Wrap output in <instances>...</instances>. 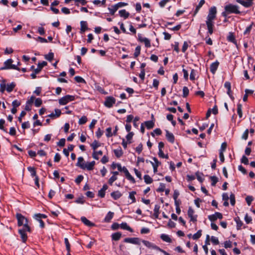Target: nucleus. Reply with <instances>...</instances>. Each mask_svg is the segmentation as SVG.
Returning <instances> with one entry per match:
<instances>
[{"instance_id": "nucleus-1", "label": "nucleus", "mask_w": 255, "mask_h": 255, "mask_svg": "<svg viewBox=\"0 0 255 255\" xmlns=\"http://www.w3.org/2000/svg\"><path fill=\"white\" fill-rule=\"evenodd\" d=\"M15 216L17 220L18 226H23L22 229L18 230V233L20 235V237L22 239H27L26 232H31V228L28 225V220L20 213H16Z\"/></svg>"}, {"instance_id": "nucleus-2", "label": "nucleus", "mask_w": 255, "mask_h": 255, "mask_svg": "<svg viewBox=\"0 0 255 255\" xmlns=\"http://www.w3.org/2000/svg\"><path fill=\"white\" fill-rule=\"evenodd\" d=\"M13 60L8 59L4 62V66L0 68V70L14 69L20 70V69L15 65L12 64Z\"/></svg>"}, {"instance_id": "nucleus-3", "label": "nucleus", "mask_w": 255, "mask_h": 255, "mask_svg": "<svg viewBox=\"0 0 255 255\" xmlns=\"http://www.w3.org/2000/svg\"><path fill=\"white\" fill-rule=\"evenodd\" d=\"M239 6L233 4H229L225 6V10L230 13L240 14L241 12L239 9Z\"/></svg>"}, {"instance_id": "nucleus-4", "label": "nucleus", "mask_w": 255, "mask_h": 255, "mask_svg": "<svg viewBox=\"0 0 255 255\" xmlns=\"http://www.w3.org/2000/svg\"><path fill=\"white\" fill-rule=\"evenodd\" d=\"M74 96L67 95L59 99V104L61 105H65L71 101H74Z\"/></svg>"}, {"instance_id": "nucleus-5", "label": "nucleus", "mask_w": 255, "mask_h": 255, "mask_svg": "<svg viewBox=\"0 0 255 255\" xmlns=\"http://www.w3.org/2000/svg\"><path fill=\"white\" fill-rule=\"evenodd\" d=\"M217 13V8L215 6L211 7L209 10V13L207 17V20L209 21H212L215 19Z\"/></svg>"}, {"instance_id": "nucleus-6", "label": "nucleus", "mask_w": 255, "mask_h": 255, "mask_svg": "<svg viewBox=\"0 0 255 255\" xmlns=\"http://www.w3.org/2000/svg\"><path fill=\"white\" fill-rule=\"evenodd\" d=\"M116 103V99L112 96H108L106 98L104 102V105L109 108L113 107Z\"/></svg>"}, {"instance_id": "nucleus-7", "label": "nucleus", "mask_w": 255, "mask_h": 255, "mask_svg": "<svg viewBox=\"0 0 255 255\" xmlns=\"http://www.w3.org/2000/svg\"><path fill=\"white\" fill-rule=\"evenodd\" d=\"M137 39H138V41H139L140 42L143 43L144 44L146 48H149L151 47L150 40L146 37H142L141 34H139L138 35Z\"/></svg>"}, {"instance_id": "nucleus-8", "label": "nucleus", "mask_w": 255, "mask_h": 255, "mask_svg": "<svg viewBox=\"0 0 255 255\" xmlns=\"http://www.w3.org/2000/svg\"><path fill=\"white\" fill-rule=\"evenodd\" d=\"M194 211L193 209L191 207H189L187 212L188 216L190 218V221L195 223L197 221V215H194Z\"/></svg>"}, {"instance_id": "nucleus-9", "label": "nucleus", "mask_w": 255, "mask_h": 255, "mask_svg": "<svg viewBox=\"0 0 255 255\" xmlns=\"http://www.w3.org/2000/svg\"><path fill=\"white\" fill-rule=\"evenodd\" d=\"M95 165V161H92L90 162H87L85 164L84 163H82V165H81V168L83 169H87L88 170H92L94 169V167Z\"/></svg>"}, {"instance_id": "nucleus-10", "label": "nucleus", "mask_w": 255, "mask_h": 255, "mask_svg": "<svg viewBox=\"0 0 255 255\" xmlns=\"http://www.w3.org/2000/svg\"><path fill=\"white\" fill-rule=\"evenodd\" d=\"M206 24L207 27L208 33L212 35L214 32V22L212 21H206Z\"/></svg>"}, {"instance_id": "nucleus-11", "label": "nucleus", "mask_w": 255, "mask_h": 255, "mask_svg": "<svg viewBox=\"0 0 255 255\" xmlns=\"http://www.w3.org/2000/svg\"><path fill=\"white\" fill-rule=\"evenodd\" d=\"M254 0H236V1L246 7H251L253 4Z\"/></svg>"}, {"instance_id": "nucleus-12", "label": "nucleus", "mask_w": 255, "mask_h": 255, "mask_svg": "<svg viewBox=\"0 0 255 255\" xmlns=\"http://www.w3.org/2000/svg\"><path fill=\"white\" fill-rule=\"evenodd\" d=\"M222 218L223 215L220 212H216L214 214H212L208 216V219L212 222L215 221L217 219H221Z\"/></svg>"}, {"instance_id": "nucleus-13", "label": "nucleus", "mask_w": 255, "mask_h": 255, "mask_svg": "<svg viewBox=\"0 0 255 255\" xmlns=\"http://www.w3.org/2000/svg\"><path fill=\"white\" fill-rule=\"evenodd\" d=\"M224 86L227 89V94L229 95L230 98L232 100H234V97L233 95L232 92L231 90V84L229 81H227L225 83Z\"/></svg>"}, {"instance_id": "nucleus-14", "label": "nucleus", "mask_w": 255, "mask_h": 255, "mask_svg": "<svg viewBox=\"0 0 255 255\" xmlns=\"http://www.w3.org/2000/svg\"><path fill=\"white\" fill-rule=\"evenodd\" d=\"M166 138L167 140L171 143H173L175 141V137L172 133L170 132L168 130H165Z\"/></svg>"}, {"instance_id": "nucleus-15", "label": "nucleus", "mask_w": 255, "mask_h": 255, "mask_svg": "<svg viewBox=\"0 0 255 255\" xmlns=\"http://www.w3.org/2000/svg\"><path fill=\"white\" fill-rule=\"evenodd\" d=\"M219 65V62L218 61H215V62L211 64L210 66V71L211 72L214 74L218 69V67Z\"/></svg>"}, {"instance_id": "nucleus-16", "label": "nucleus", "mask_w": 255, "mask_h": 255, "mask_svg": "<svg viewBox=\"0 0 255 255\" xmlns=\"http://www.w3.org/2000/svg\"><path fill=\"white\" fill-rule=\"evenodd\" d=\"M47 64V63L46 61L38 63L37 68L34 69V72H35L36 73H39L41 71L43 67L46 66Z\"/></svg>"}, {"instance_id": "nucleus-17", "label": "nucleus", "mask_w": 255, "mask_h": 255, "mask_svg": "<svg viewBox=\"0 0 255 255\" xmlns=\"http://www.w3.org/2000/svg\"><path fill=\"white\" fill-rule=\"evenodd\" d=\"M81 221L86 226L88 227H94V223H92L90 221L88 220L85 217H82L81 218Z\"/></svg>"}, {"instance_id": "nucleus-18", "label": "nucleus", "mask_w": 255, "mask_h": 255, "mask_svg": "<svg viewBox=\"0 0 255 255\" xmlns=\"http://www.w3.org/2000/svg\"><path fill=\"white\" fill-rule=\"evenodd\" d=\"M80 33H83L86 30L88 29L87 26V23L85 21H81L80 22Z\"/></svg>"}, {"instance_id": "nucleus-19", "label": "nucleus", "mask_w": 255, "mask_h": 255, "mask_svg": "<svg viewBox=\"0 0 255 255\" xmlns=\"http://www.w3.org/2000/svg\"><path fill=\"white\" fill-rule=\"evenodd\" d=\"M111 196L114 200H118L122 196V194L119 191H116L112 192Z\"/></svg>"}, {"instance_id": "nucleus-20", "label": "nucleus", "mask_w": 255, "mask_h": 255, "mask_svg": "<svg viewBox=\"0 0 255 255\" xmlns=\"http://www.w3.org/2000/svg\"><path fill=\"white\" fill-rule=\"evenodd\" d=\"M16 84L14 82H11L10 84H7L6 85V90L8 93H10L13 90Z\"/></svg>"}, {"instance_id": "nucleus-21", "label": "nucleus", "mask_w": 255, "mask_h": 255, "mask_svg": "<svg viewBox=\"0 0 255 255\" xmlns=\"http://www.w3.org/2000/svg\"><path fill=\"white\" fill-rule=\"evenodd\" d=\"M227 40L229 41L233 42V43H234L236 45V46L238 47V45H237V41H236V40L235 39V36H234V34L233 33H232V32H230L229 33V35L227 37Z\"/></svg>"}, {"instance_id": "nucleus-22", "label": "nucleus", "mask_w": 255, "mask_h": 255, "mask_svg": "<svg viewBox=\"0 0 255 255\" xmlns=\"http://www.w3.org/2000/svg\"><path fill=\"white\" fill-rule=\"evenodd\" d=\"M119 12L120 16L125 19L127 18L129 15V12H127L125 9L120 10Z\"/></svg>"}, {"instance_id": "nucleus-23", "label": "nucleus", "mask_w": 255, "mask_h": 255, "mask_svg": "<svg viewBox=\"0 0 255 255\" xmlns=\"http://www.w3.org/2000/svg\"><path fill=\"white\" fill-rule=\"evenodd\" d=\"M114 152L115 156L117 158L121 157L123 154V151L121 147H120L118 149H115L114 150Z\"/></svg>"}, {"instance_id": "nucleus-24", "label": "nucleus", "mask_w": 255, "mask_h": 255, "mask_svg": "<svg viewBox=\"0 0 255 255\" xmlns=\"http://www.w3.org/2000/svg\"><path fill=\"white\" fill-rule=\"evenodd\" d=\"M159 209L160 206L158 205H155L154 209L153 216L155 218L157 219L158 218L159 214Z\"/></svg>"}, {"instance_id": "nucleus-25", "label": "nucleus", "mask_w": 255, "mask_h": 255, "mask_svg": "<svg viewBox=\"0 0 255 255\" xmlns=\"http://www.w3.org/2000/svg\"><path fill=\"white\" fill-rule=\"evenodd\" d=\"M205 0H201L198 3V5L196 6V9L195 10L194 15H195L198 12L200 8L202 6V5L205 3Z\"/></svg>"}, {"instance_id": "nucleus-26", "label": "nucleus", "mask_w": 255, "mask_h": 255, "mask_svg": "<svg viewBox=\"0 0 255 255\" xmlns=\"http://www.w3.org/2000/svg\"><path fill=\"white\" fill-rule=\"evenodd\" d=\"M27 169L30 172L31 176L34 177L35 178L36 177H38L36 174L35 168L34 167L29 166L27 167Z\"/></svg>"}, {"instance_id": "nucleus-27", "label": "nucleus", "mask_w": 255, "mask_h": 255, "mask_svg": "<svg viewBox=\"0 0 255 255\" xmlns=\"http://www.w3.org/2000/svg\"><path fill=\"white\" fill-rule=\"evenodd\" d=\"M144 125L147 129H151L153 128L154 123L152 121H147L144 122Z\"/></svg>"}, {"instance_id": "nucleus-28", "label": "nucleus", "mask_w": 255, "mask_h": 255, "mask_svg": "<svg viewBox=\"0 0 255 255\" xmlns=\"http://www.w3.org/2000/svg\"><path fill=\"white\" fill-rule=\"evenodd\" d=\"M6 80L5 79L1 81V82L0 84V92L1 93H3L5 90H6V85H5Z\"/></svg>"}, {"instance_id": "nucleus-29", "label": "nucleus", "mask_w": 255, "mask_h": 255, "mask_svg": "<svg viewBox=\"0 0 255 255\" xmlns=\"http://www.w3.org/2000/svg\"><path fill=\"white\" fill-rule=\"evenodd\" d=\"M103 152L101 150H99L98 151H94L92 154L93 157L95 159H99V155H102Z\"/></svg>"}, {"instance_id": "nucleus-30", "label": "nucleus", "mask_w": 255, "mask_h": 255, "mask_svg": "<svg viewBox=\"0 0 255 255\" xmlns=\"http://www.w3.org/2000/svg\"><path fill=\"white\" fill-rule=\"evenodd\" d=\"M101 144L97 140H95L91 144V146L94 151H96V149L99 146H100Z\"/></svg>"}, {"instance_id": "nucleus-31", "label": "nucleus", "mask_w": 255, "mask_h": 255, "mask_svg": "<svg viewBox=\"0 0 255 255\" xmlns=\"http://www.w3.org/2000/svg\"><path fill=\"white\" fill-rule=\"evenodd\" d=\"M113 216H114V213L111 212H109L105 218V221L106 222H110L111 219L113 218Z\"/></svg>"}, {"instance_id": "nucleus-32", "label": "nucleus", "mask_w": 255, "mask_h": 255, "mask_svg": "<svg viewBox=\"0 0 255 255\" xmlns=\"http://www.w3.org/2000/svg\"><path fill=\"white\" fill-rule=\"evenodd\" d=\"M144 182L146 184H150L153 182V179L149 175H145L143 177Z\"/></svg>"}, {"instance_id": "nucleus-33", "label": "nucleus", "mask_w": 255, "mask_h": 255, "mask_svg": "<svg viewBox=\"0 0 255 255\" xmlns=\"http://www.w3.org/2000/svg\"><path fill=\"white\" fill-rule=\"evenodd\" d=\"M136 194V192L134 191L129 192L128 197L132 200L131 203H135L136 202V199L134 196Z\"/></svg>"}, {"instance_id": "nucleus-34", "label": "nucleus", "mask_w": 255, "mask_h": 255, "mask_svg": "<svg viewBox=\"0 0 255 255\" xmlns=\"http://www.w3.org/2000/svg\"><path fill=\"white\" fill-rule=\"evenodd\" d=\"M152 159L154 161V162L150 161V163L152 166L158 167L161 164V162L158 160L156 157H154L152 158Z\"/></svg>"}, {"instance_id": "nucleus-35", "label": "nucleus", "mask_w": 255, "mask_h": 255, "mask_svg": "<svg viewBox=\"0 0 255 255\" xmlns=\"http://www.w3.org/2000/svg\"><path fill=\"white\" fill-rule=\"evenodd\" d=\"M120 227L123 229L132 231L131 228L129 226H128L127 223H122L120 225Z\"/></svg>"}, {"instance_id": "nucleus-36", "label": "nucleus", "mask_w": 255, "mask_h": 255, "mask_svg": "<svg viewBox=\"0 0 255 255\" xmlns=\"http://www.w3.org/2000/svg\"><path fill=\"white\" fill-rule=\"evenodd\" d=\"M54 58V53L50 52L48 54L45 55V58L48 61L51 62Z\"/></svg>"}, {"instance_id": "nucleus-37", "label": "nucleus", "mask_w": 255, "mask_h": 255, "mask_svg": "<svg viewBox=\"0 0 255 255\" xmlns=\"http://www.w3.org/2000/svg\"><path fill=\"white\" fill-rule=\"evenodd\" d=\"M108 9L110 11V13L113 15H114L116 11L118 9V8L117 7L116 5L115 4L113 5L111 7H109Z\"/></svg>"}, {"instance_id": "nucleus-38", "label": "nucleus", "mask_w": 255, "mask_h": 255, "mask_svg": "<svg viewBox=\"0 0 255 255\" xmlns=\"http://www.w3.org/2000/svg\"><path fill=\"white\" fill-rule=\"evenodd\" d=\"M162 133V131L160 128H155L153 132L151 133V135L152 136L154 137L155 134H156L157 135H160Z\"/></svg>"}, {"instance_id": "nucleus-39", "label": "nucleus", "mask_w": 255, "mask_h": 255, "mask_svg": "<svg viewBox=\"0 0 255 255\" xmlns=\"http://www.w3.org/2000/svg\"><path fill=\"white\" fill-rule=\"evenodd\" d=\"M5 124V121L3 119L0 120V129L3 130V131L7 132V129L4 128V125Z\"/></svg>"}, {"instance_id": "nucleus-40", "label": "nucleus", "mask_w": 255, "mask_h": 255, "mask_svg": "<svg viewBox=\"0 0 255 255\" xmlns=\"http://www.w3.org/2000/svg\"><path fill=\"white\" fill-rule=\"evenodd\" d=\"M143 243L148 248H152L153 249L154 246H156L155 245H154L147 240H142Z\"/></svg>"}, {"instance_id": "nucleus-41", "label": "nucleus", "mask_w": 255, "mask_h": 255, "mask_svg": "<svg viewBox=\"0 0 255 255\" xmlns=\"http://www.w3.org/2000/svg\"><path fill=\"white\" fill-rule=\"evenodd\" d=\"M242 106L241 104H238L237 105V113L240 118L242 117Z\"/></svg>"}, {"instance_id": "nucleus-42", "label": "nucleus", "mask_w": 255, "mask_h": 255, "mask_svg": "<svg viewBox=\"0 0 255 255\" xmlns=\"http://www.w3.org/2000/svg\"><path fill=\"white\" fill-rule=\"evenodd\" d=\"M230 202L232 206H234L236 203L235 195L231 193L230 196Z\"/></svg>"}, {"instance_id": "nucleus-43", "label": "nucleus", "mask_w": 255, "mask_h": 255, "mask_svg": "<svg viewBox=\"0 0 255 255\" xmlns=\"http://www.w3.org/2000/svg\"><path fill=\"white\" fill-rule=\"evenodd\" d=\"M210 179L211 180V185L214 186L218 181V178L215 176H211Z\"/></svg>"}, {"instance_id": "nucleus-44", "label": "nucleus", "mask_w": 255, "mask_h": 255, "mask_svg": "<svg viewBox=\"0 0 255 255\" xmlns=\"http://www.w3.org/2000/svg\"><path fill=\"white\" fill-rule=\"evenodd\" d=\"M140 46H137L135 49V52L134 53V56L135 58L138 57L140 53Z\"/></svg>"}, {"instance_id": "nucleus-45", "label": "nucleus", "mask_w": 255, "mask_h": 255, "mask_svg": "<svg viewBox=\"0 0 255 255\" xmlns=\"http://www.w3.org/2000/svg\"><path fill=\"white\" fill-rule=\"evenodd\" d=\"M134 135V133L133 132H129L126 136V138L128 141V143L129 144L131 143V141L130 140L132 139L133 136Z\"/></svg>"}, {"instance_id": "nucleus-46", "label": "nucleus", "mask_w": 255, "mask_h": 255, "mask_svg": "<svg viewBox=\"0 0 255 255\" xmlns=\"http://www.w3.org/2000/svg\"><path fill=\"white\" fill-rule=\"evenodd\" d=\"M189 92V89L187 87L185 86L183 88V97L184 98H186L188 96Z\"/></svg>"}, {"instance_id": "nucleus-47", "label": "nucleus", "mask_w": 255, "mask_h": 255, "mask_svg": "<svg viewBox=\"0 0 255 255\" xmlns=\"http://www.w3.org/2000/svg\"><path fill=\"white\" fill-rule=\"evenodd\" d=\"M87 121V118L86 116H82L79 120V125L85 124Z\"/></svg>"}, {"instance_id": "nucleus-48", "label": "nucleus", "mask_w": 255, "mask_h": 255, "mask_svg": "<svg viewBox=\"0 0 255 255\" xmlns=\"http://www.w3.org/2000/svg\"><path fill=\"white\" fill-rule=\"evenodd\" d=\"M42 104V101L40 98H37L35 100L34 105L36 107H40Z\"/></svg>"}, {"instance_id": "nucleus-49", "label": "nucleus", "mask_w": 255, "mask_h": 255, "mask_svg": "<svg viewBox=\"0 0 255 255\" xmlns=\"http://www.w3.org/2000/svg\"><path fill=\"white\" fill-rule=\"evenodd\" d=\"M202 230H199L196 233L193 235V239H198L201 236Z\"/></svg>"}, {"instance_id": "nucleus-50", "label": "nucleus", "mask_w": 255, "mask_h": 255, "mask_svg": "<svg viewBox=\"0 0 255 255\" xmlns=\"http://www.w3.org/2000/svg\"><path fill=\"white\" fill-rule=\"evenodd\" d=\"M122 234L120 232H117L113 234L112 236V239H120L121 238Z\"/></svg>"}, {"instance_id": "nucleus-51", "label": "nucleus", "mask_w": 255, "mask_h": 255, "mask_svg": "<svg viewBox=\"0 0 255 255\" xmlns=\"http://www.w3.org/2000/svg\"><path fill=\"white\" fill-rule=\"evenodd\" d=\"M78 204H84L85 202L84 197L83 196L78 198L75 201Z\"/></svg>"}, {"instance_id": "nucleus-52", "label": "nucleus", "mask_w": 255, "mask_h": 255, "mask_svg": "<svg viewBox=\"0 0 255 255\" xmlns=\"http://www.w3.org/2000/svg\"><path fill=\"white\" fill-rule=\"evenodd\" d=\"M253 24H254V22H252L249 26H248L246 28V29L245 30V31L244 32V35H246L247 34L250 33V32L252 28V26H253Z\"/></svg>"}, {"instance_id": "nucleus-53", "label": "nucleus", "mask_w": 255, "mask_h": 255, "mask_svg": "<svg viewBox=\"0 0 255 255\" xmlns=\"http://www.w3.org/2000/svg\"><path fill=\"white\" fill-rule=\"evenodd\" d=\"M113 133L112 132V128L109 127L106 129V136L108 137H112Z\"/></svg>"}, {"instance_id": "nucleus-54", "label": "nucleus", "mask_w": 255, "mask_h": 255, "mask_svg": "<svg viewBox=\"0 0 255 255\" xmlns=\"http://www.w3.org/2000/svg\"><path fill=\"white\" fill-rule=\"evenodd\" d=\"M84 158L82 157H78L76 165L81 168V165H82V163H84Z\"/></svg>"}, {"instance_id": "nucleus-55", "label": "nucleus", "mask_w": 255, "mask_h": 255, "mask_svg": "<svg viewBox=\"0 0 255 255\" xmlns=\"http://www.w3.org/2000/svg\"><path fill=\"white\" fill-rule=\"evenodd\" d=\"M74 79L78 83H86L85 80L80 76H76Z\"/></svg>"}, {"instance_id": "nucleus-56", "label": "nucleus", "mask_w": 255, "mask_h": 255, "mask_svg": "<svg viewBox=\"0 0 255 255\" xmlns=\"http://www.w3.org/2000/svg\"><path fill=\"white\" fill-rule=\"evenodd\" d=\"M118 178L117 176H112L109 179V181H108V183L110 185H113V183L114 181H115L116 180H117Z\"/></svg>"}, {"instance_id": "nucleus-57", "label": "nucleus", "mask_w": 255, "mask_h": 255, "mask_svg": "<svg viewBox=\"0 0 255 255\" xmlns=\"http://www.w3.org/2000/svg\"><path fill=\"white\" fill-rule=\"evenodd\" d=\"M35 219L36 220H38V219H41V218H47V216L44 215V214H35Z\"/></svg>"}, {"instance_id": "nucleus-58", "label": "nucleus", "mask_w": 255, "mask_h": 255, "mask_svg": "<svg viewBox=\"0 0 255 255\" xmlns=\"http://www.w3.org/2000/svg\"><path fill=\"white\" fill-rule=\"evenodd\" d=\"M195 70L194 69H192L190 75V79L191 80L193 81L195 79Z\"/></svg>"}, {"instance_id": "nucleus-59", "label": "nucleus", "mask_w": 255, "mask_h": 255, "mask_svg": "<svg viewBox=\"0 0 255 255\" xmlns=\"http://www.w3.org/2000/svg\"><path fill=\"white\" fill-rule=\"evenodd\" d=\"M65 139L61 138L60 140L57 142V145L60 147H63L65 145Z\"/></svg>"}, {"instance_id": "nucleus-60", "label": "nucleus", "mask_w": 255, "mask_h": 255, "mask_svg": "<svg viewBox=\"0 0 255 255\" xmlns=\"http://www.w3.org/2000/svg\"><path fill=\"white\" fill-rule=\"evenodd\" d=\"M126 177L128 180H130L132 183H135V180L134 178L129 173H128L126 176Z\"/></svg>"}, {"instance_id": "nucleus-61", "label": "nucleus", "mask_w": 255, "mask_h": 255, "mask_svg": "<svg viewBox=\"0 0 255 255\" xmlns=\"http://www.w3.org/2000/svg\"><path fill=\"white\" fill-rule=\"evenodd\" d=\"M83 178H84V177H83V175H78L75 179V182L77 184H79L81 182V181L83 180Z\"/></svg>"}, {"instance_id": "nucleus-62", "label": "nucleus", "mask_w": 255, "mask_h": 255, "mask_svg": "<svg viewBox=\"0 0 255 255\" xmlns=\"http://www.w3.org/2000/svg\"><path fill=\"white\" fill-rule=\"evenodd\" d=\"M21 105L20 102L17 100H14L12 103V106L13 107L16 108L19 107Z\"/></svg>"}, {"instance_id": "nucleus-63", "label": "nucleus", "mask_w": 255, "mask_h": 255, "mask_svg": "<svg viewBox=\"0 0 255 255\" xmlns=\"http://www.w3.org/2000/svg\"><path fill=\"white\" fill-rule=\"evenodd\" d=\"M241 162L246 165H248L249 164L248 158L246 156L243 155L241 159Z\"/></svg>"}, {"instance_id": "nucleus-64", "label": "nucleus", "mask_w": 255, "mask_h": 255, "mask_svg": "<svg viewBox=\"0 0 255 255\" xmlns=\"http://www.w3.org/2000/svg\"><path fill=\"white\" fill-rule=\"evenodd\" d=\"M253 200V197L251 196H248L246 198V201L249 206L251 205L252 202Z\"/></svg>"}]
</instances>
